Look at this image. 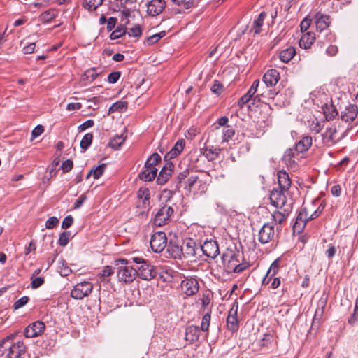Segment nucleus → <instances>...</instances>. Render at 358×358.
<instances>
[{"instance_id":"1","label":"nucleus","mask_w":358,"mask_h":358,"mask_svg":"<svg viewBox=\"0 0 358 358\" xmlns=\"http://www.w3.org/2000/svg\"><path fill=\"white\" fill-rule=\"evenodd\" d=\"M18 332L10 334L0 341V356L27 358V348L18 338Z\"/></svg>"},{"instance_id":"2","label":"nucleus","mask_w":358,"mask_h":358,"mask_svg":"<svg viewBox=\"0 0 358 358\" xmlns=\"http://www.w3.org/2000/svg\"><path fill=\"white\" fill-rule=\"evenodd\" d=\"M315 23L316 30L318 32V42H323L324 39H326L328 42H331L335 40V35L331 33L328 29L331 24V17L329 15L321 12H317L315 15Z\"/></svg>"},{"instance_id":"3","label":"nucleus","mask_w":358,"mask_h":358,"mask_svg":"<svg viewBox=\"0 0 358 358\" xmlns=\"http://www.w3.org/2000/svg\"><path fill=\"white\" fill-rule=\"evenodd\" d=\"M130 261L127 259L120 258L114 261V265L117 269L118 280L125 283L132 282L137 276V271L132 266H129Z\"/></svg>"},{"instance_id":"4","label":"nucleus","mask_w":358,"mask_h":358,"mask_svg":"<svg viewBox=\"0 0 358 358\" xmlns=\"http://www.w3.org/2000/svg\"><path fill=\"white\" fill-rule=\"evenodd\" d=\"M208 185L199 179L197 176H192L186 182L185 189L193 192L194 195H201L208 190Z\"/></svg>"},{"instance_id":"5","label":"nucleus","mask_w":358,"mask_h":358,"mask_svg":"<svg viewBox=\"0 0 358 358\" xmlns=\"http://www.w3.org/2000/svg\"><path fill=\"white\" fill-rule=\"evenodd\" d=\"M174 213L173 208L167 205L162 206L156 213L153 222L155 225L161 227L168 223Z\"/></svg>"},{"instance_id":"6","label":"nucleus","mask_w":358,"mask_h":358,"mask_svg":"<svg viewBox=\"0 0 358 358\" xmlns=\"http://www.w3.org/2000/svg\"><path fill=\"white\" fill-rule=\"evenodd\" d=\"M240 257L239 252L232 250H229L222 254V259L224 269L227 273H231L234 266L240 262Z\"/></svg>"},{"instance_id":"7","label":"nucleus","mask_w":358,"mask_h":358,"mask_svg":"<svg viewBox=\"0 0 358 358\" xmlns=\"http://www.w3.org/2000/svg\"><path fill=\"white\" fill-rule=\"evenodd\" d=\"M167 238L166 234L162 231L155 233L150 238V245L153 252L160 253L166 248Z\"/></svg>"},{"instance_id":"8","label":"nucleus","mask_w":358,"mask_h":358,"mask_svg":"<svg viewBox=\"0 0 358 358\" xmlns=\"http://www.w3.org/2000/svg\"><path fill=\"white\" fill-rule=\"evenodd\" d=\"M137 275L144 280H150L157 275V271L155 266L150 264L148 261H145L143 264L136 267Z\"/></svg>"},{"instance_id":"9","label":"nucleus","mask_w":358,"mask_h":358,"mask_svg":"<svg viewBox=\"0 0 358 358\" xmlns=\"http://www.w3.org/2000/svg\"><path fill=\"white\" fill-rule=\"evenodd\" d=\"M92 284L90 282L78 283L71 290V296L75 299H83L92 292Z\"/></svg>"},{"instance_id":"10","label":"nucleus","mask_w":358,"mask_h":358,"mask_svg":"<svg viewBox=\"0 0 358 358\" xmlns=\"http://www.w3.org/2000/svg\"><path fill=\"white\" fill-rule=\"evenodd\" d=\"M275 236L273 222L265 223L260 229L258 234V240L262 244H266L272 241Z\"/></svg>"},{"instance_id":"11","label":"nucleus","mask_w":358,"mask_h":358,"mask_svg":"<svg viewBox=\"0 0 358 358\" xmlns=\"http://www.w3.org/2000/svg\"><path fill=\"white\" fill-rule=\"evenodd\" d=\"M200 250L204 255L211 259H215L220 253L217 242L212 239L206 241L203 245L199 243Z\"/></svg>"},{"instance_id":"12","label":"nucleus","mask_w":358,"mask_h":358,"mask_svg":"<svg viewBox=\"0 0 358 358\" xmlns=\"http://www.w3.org/2000/svg\"><path fill=\"white\" fill-rule=\"evenodd\" d=\"M238 303H234L230 310L227 318V327L229 331L236 332L239 328V323L237 318Z\"/></svg>"},{"instance_id":"13","label":"nucleus","mask_w":358,"mask_h":358,"mask_svg":"<svg viewBox=\"0 0 358 358\" xmlns=\"http://www.w3.org/2000/svg\"><path fill=\"white\" fill-rule=\"evenodd\" d=\"M285 192L286 190H283L282 189H273L271 192L270 199L271 204L276 208H282L286 203V196L285 195Z\"/></svg>"},{"instance_id":"14","label":"nucleus","mask_w":358,"mask_h":358,"mask_svg":"<svg viewBox=\"0 0 358 358\" xmlns=\"http://www.w3.org/2000/svg\"><path fill=\"white\" fill-rule=\"evenodd\" d=\"M181 288L183 292L188 296L194 295L199 291V285L195 278H186L181 282Z\"/></svg>"},{"instance_id":"15","label":"nucleus","mask_w":358,"mask_h":358,"mask_svg":"<svg viewBox=\"0 0 358 358\" xmlns=\"http://www.w3.org/2000/svg\"><path fill=\"white\" fill-rule=\"evenodd\" d=\"M337 129L335 125L327 127L322 134V143L326 146H331L338 143L336 138Z\"/></svg>"},{"instance_id":"16","label":"nucleus","mask_w":358,"mask_h":358,"mask_svg":"<svg viewBox=\"0 0 358 358\" xmlns=\"http://www.w3.org/2000/svg\"><path fill=\"white\" fill-rule=\"evenodd\" d=\"M174 165L172 162H167L159 171L157 178V183L160 185H164L173 173Z\"/></svg>"},{"instance_id":"17","label":"nucleus","mask_w":358,"mask_h":358,"mask_svg":"<svg viewBox=\"0 0 358 358\" xmlns=\"http://www.w3.org/2000/svg\"><path fill=\"white\" fill-rule=\"evenodd\" d=\"M166 252L169 256L173 259H182L184 257L182 246L180 245L176 241H170L166 244Z\"/></svg>"},{"instance_id":"18","label":"nucleus","mask_w":358,"mask_h":358,"mask_svg":"<svg viewBox=\"0 0 358 358\" xmlns=\"http://www.w3.org/2000/svg\"><path fill=\"white\" fill-rule=\"evenodd\" d=\"M183 258L194 257L199 250V244H197L193 239L189 238L184 243L182 246Z\"/></svg>"},{"instance_id":"19","label":"nucleus","mask_w":358,"mask_h":358,"mask_svg":"<svg viewBox=\"0 0 358 358\" xmlns=\"http://www.w3.org/2000/svg\"><path fill=\"white\" fill-rule=\"evenodd\" d=\"M164 0H151L147 6V12L151 16H157L165 8Z\"/></svg>"},{"instance_id":"20","label":"nucleus","mask_w":358,"mask_h":358,"mask_svg":"<svg viewBox=\"0 0 358 358\" xmlns=\"http://www.w3.org/2000/svg\"><path fill=\"white\" fill-rule=\"evenodd\" d=\"M281 262V258L278 257L275 259L271 264L269 269L268 270L266 275L262 280V285H268L271 281L273 278L275 276L280 269Z\"/></svg>"},{"instance_id":"21","label":"nucleus","mask_w":358,"mask_h":358,"mask_svg":"<svg viewBox=\"0 0 358 358\" xmlns=\"http://www.w3.org/2000/svg\"><path fill=\"white\" fill-rule=\"evenodd\" d=\"M280 80L279 72L274 69H268L263 76L262 80L267 87L275 85Z\"/></svg>"},{"instance_id":"22","label":"nucleus","mask_w":358,"mask_h":358,"mask_svg":"<svg viewBox=\"0 0 358 358\" xmlns=\"http://www.w3.org/2000/svg\"><path fill=\"white\" fill-rule=\"evenodd\" d=\"M358 114V107L355 104H350L345 110L341 113V118L345 122H353Z\"/></svg>"},{"instance_id":"23","label":"nucleus","mask_w":358,"mask_h":358,"mask_svg":"<svg viewBox=\"0 0 358 358\" xmlns=\"http://www.w3.org/2000/svg\"><path fill=\"white\" fill-rule=\"evenodd\" d=\"M185 141L182 138L177 141L174 146L164 155V160H169L177 157L183 150Z\"/></svg>"},{"instance_id":"24","label":"nucleus","mask_w":358,"mask_h":358,"mask_svg":"<svg viewBox=\"0 0 358 358\" xmlns=\"http://www.w3.org/2000/svg\"><path fill=\"white\" fill-rule=\"evenodd\" d=\"M309 221L308 216V211L306 208H303L300 210V211L298 213V215L296 219V222L294 224V229H299V231L302 230L305 226L306 225V223Z\"/></svg>"},{"instance_id":"25","label":"nucleus","mask_w":358,"mask_h":358,"mask_svg":"<svg viewBox=\"0 0 358 358\" xmlns=\"http://www.w3.org/2000/svg\"><path fill=\"white\" fill-rule=\"evenodd\" d=\"M200 333L201 329L198 326H188L185 330V339L189 343H193L199 340Z\"/></svg>"},{"instance_id":"26","label":"nucleus","mask_w":358,"mask_h":358,"mask_svg":"<svg viewBox=\"0 0 358 358\" xmlns=\"http://www.w3.org/2000/svg\"><path fill=\"white\" fill-rule=\"evenodd\" d=\"M278 182L279 188L287 191L292 184L289 174L285 171H280L278 173Z\"/></svg>"},{"instance_id":"27","label":"nucleus","mask_w":358,"mask_h":358,"mask_svg":"<svg viewBox=\"0 0 358 358\" xmlns=\"http://www.w3.org/2000/svg\"><path fill=\"white\" fill-rule=\"evenodd\" d=\"M313 139L310 136H303L296 145H294L299 152L303 153L306 152L312 145Z\"/></svg>"},{"instance_id":"28","label":"nucleus","mask_w":358,"mask_h":358,"mask_svg":"<svg viewBox=\"0 0 358 358\" xmlns=\"http://www.w3.org/2000/svg\"><path fill=\"white\" fill-rule=\"evenodd\" d=\"M316 39V35L313 32H307L301 36L299 41V45L301 48L305 49L310 48L311 45Z\"/></svg>"},{"instance_id":"29","label":"nucleus","mask_w":358,"mask_h":358,"mask_svg":"<svg viewBox=\"0 0 358 358\" xmlns=\"http://www.w3.org/2000/svg\"><path fill=\"white\" fill-rule=\"evenodd\" d=\"M157 169L144 168V170L138 174V178L145 182L152 181L157 176Z\"/></svg>"},{"instance_id":"30","label":"nucleus","mask_w":358,"mask_h":358,"mask_svg":"<svg viewBox=\"0 0 358 358\" xmlns=\"http://www.w3.org/2000/svg\"><path fill=\"white\" fill-rule=\"evenodd\" d=\"M296 55V49L292 46L280 51L279 54L280 59L284 63H288Z\"/></svg>"},{"instance_id":"31","label":"nucleus","mask_w":358,"mask_h":358,"mask_svg":"<svg viewBox=\"0 0 358 358\" xmlns=\"http://www.w3.org/2000/svg\"><path fill=\"white\" fill-rule=\"evenodd\" d=\"M220 148H214L213 146L210 148H205L201 150V153L207 158L208 161H213L219 157Z\"/></svg>"},{"instance_id":"32","label":"nucleus","mask_w":358,"mask_h":358,"mask_svg":"<svg viewBox=\"0 0 358 358\" xmlns=\"http://www.w3.org/2000/svg\"><path fill=\"white\" fill-rule=\"evenodd\" d=\"M273 334L271 332L265 333L263 337L259 341V345L261 348L270 349L273 346Z\"/></svg>"},{"instance_id":"33","label":"nucleus","mask_w":358,"mask_h":358,"mask_svg":"<svg viewBox=\"0 0 358 358\" xmlns=\"http://www.w3.org/2000/svg\"><path fill=\"white\" fill-rule=\"evenodd\" d=\"M150 195L148 188H140L138 191V197L142 199V206L144 208H148L150 205Z\"/></svg>"},{"instance_id":"34","label":"nucleus","mask_w":358,"mask_h":358,"mask_svg":"<svg viewBox=\"0 0 358 358\" xmlns=\"http://www.w3.org/2000/svg\"><path fill=\"white\" fill-rule=\"evenodd\" d=\"M324 115L327 121H330L334 120L338 114L336 107L334 105L328 106L325 105V107H323Z\"/></svg>"},{"instance_id":"35","label":"nucleus","mask_w":358,"mask_h":358,"mask_svg":"<svg viewBox=\"0 0 358 358\" xmlns=\"http://www.w3.org/2000/svg\"><path fill=\"white\" fill-rule=\"evenodd\" d=\"M300 154L301 152H299L295 146H294L293 148H289L286 150L284 155V159L289 163L295 162L294 159L296 158L298 159Z\"/></svg>"},{"instance_id":"36","label":"nucleus","mask_w":358,"mask_h":358,"mask_svg":"<svg viewBox=\"0 0 358 358\" xmlns=\"http://www.w3.org/2000/svg\"><path fill=\"white\" fill-rule=\"evenodd\" d=\"M161 156L158 153L154 152L146 160L144 168L156 169L155 166L161 162Z\"/></svg>"},{"instance_id":"37","label":"nucleus","mask_w":358,"mask_h":358,"mask_svg":"<svg viewBox=\"0 0 358 358\" xmlns=\"http://www.w3.org/2000/svg\"><path fill=\"white\" fill-rule=\"evenodd\" d=\"M327 298H321L318 303H317V308L315 310V315H314V320H320L324 312V308L327 305Z\"/></svg>"},{"instance_id":"38","label":"nucleus","mask_w":358,"mask_h":358,"mask_svg":"<svg viewBox=\"0 0 358 358\" xmlns=\"http://www.w3.org/2000/svg\"><path fill=\"white\" fill-rule=\"evenodd\" d=\"M266 13L263 11L259 13L257 18L253 22V27L255 28V34H259L262 31V27L264 24V21L266 17Z\"/></svg>"},{"instance_id":"39","label":"nucleus","mask_w":358,"mask_h":358,"mask_svg":"<svg viewBox=\"0 0 358 358\" xmlns=\"http://www.w3.org/2000/svg\"><path fill=\"white\" fill-rule=\"evenodd\" d=\"M127 106L128 103L127 101H117L109 108L108 114L125 110L127 109Z\"/></svg>"},{"instance_id":"40","label":"nucleus","mask_w":358,"mask_h":358,"mask_svg":"<svg viewBox=\"0 0 358 358\" xmlns=\"http://www.w3.org/2000/svg\"><path fill=\"white\" fill-rule=\"evenodd\" d=\"M289 215V211L284 210V212H280L279 210H275L272 214L273 220L274 221V224H281L284 221L287 219Z\"/></svg>"},{"instance_id":"41","label":"nucleus","mask_w":358,"mask_h":358,"mask_svg":"<svg viewBox=\"0 0 358 358\" xmlns=\"http://www.w3.org/2000/svg\"><path fill=\"white\" fill-rule=\"evenodd\" d=\"M125 138L122 135H116L108 143V146L113 150H118L124 143Z\"/></svg>"},{"instance_id":"42","label":"nucleus","mask_w":358,"mask_h":358,"mask_svg":"<svg viewBox=\"0 0 358 358\" xmlns=\"http://www.w3.org/2000/svg\"><path fill=\"white\" fill-rule=\"evenodd\" d=\"M236 134L235 129L229 125L224 127L222 129V143L228 142L232 139Z\"/></svg>"},{"instance_id":"43","label":"nucleus","mask_w":358,"mask_h":358,"mask_svg":"<svg viewBox=\"0 0 358 358\" xmlns=\"http://www.w3.org/2000/svg\"><path fill=\"white\" fill-rule=\"evenodd\" d=\"M103 3V0H83V6L89 10H95Z\"/></svg>"},{"instance_id":"44","label":"nucleus","mask_w":358,"mask_h":358,"mask_svg":"<svg viewBox=\"0 0 358 358\" xmlns=\"http://www.w3.org/2000/svg\"><path fill=\"white\" fill-rule=\"evenodd\" d=\"M57 15V11L54 9H50L43 12L40 15V20L42 22H49Z\"/></svg>"},{"instance_id":"45","label":"nucleus","mask_w":358,"mask_h":358,"mask_svg":"<svg viewBox=\"0 0 358 358\" xmlns=\"http://www.w3.org/2000/svg\"><path fill=\"white\" fill-rule=\"evenodd\" d=\"M189 175V169L188 168H186L185 170L180 172L176 176L177 184L176 185V187L179 189L181 187L182 183H185V185L187 182V180H185Z\"/></svg>"},{"instance_id":"46","label":"nucleus","mask_w":358,"mask_h":358,"mask_svg":"<svg viewBox=\"0 0 358 358\" xmlns=\"http://www.w3.org/2000/svg\"><path fill=\"white\" fill-rule=\"evenodd\" d=\"M127 33V28L122 25L118 26L110 35V40H115L121 38Z\"/></svg>"},{"instance_id":"47","label":"nucleus","mask_w":358,"mask_h":358,"mask_svg":"<svg viewBox=\"0 0 358 358\" xmlns=\"http://www.w3.org/2000/svg\"><path fill=\"white\" fill-rule=\"evenodd\" d=\"M71 238V231H63L59 235V240H58V244L60 246L64 247L69 243Z\"/></svg>"},{"instance_id":"48","label":"nucleus","mask_w":358,"mask_h":358,"mask_svg":"<svg viewBox=\"0 0 358 358\" xmlns=\"http://www.w3.org/2000/svg\"><path fill=\"white\" fill-rule=\"evenodd\" d=\"M93 140V134L92 133L86 134L82 138L80 145L83 150H87L92 144Z\"/></svg>"},{"instance_id":"49","label":"nucleus","mask_w":358,"mask_h":358,"mask_svg":"<svg viewBox=\"0 0 358 358\" xmlns=\"http://www.w3.org/2000/svg\"><path fill=\"white\" fill-rule=\"evenodd\" d=\"M59 273L63 277L68 276L71 273V269L67 266V263L64 259L59 262Z\"/></svg>"},{"instance_id":"50","label":"nucleus","mask_w":358,"mask_h":358,"mask_svg":"<svg viewBox=\"0 0 358 358\" xmlns=\"http://www.w3.org/2000/svg\"><path fill=\"white\" fill-rule=\"evenodd\" d=\"M106 167V164H101L96 167H93L92 169L93 171V178L95 180L99 179L103 174Z\"/></svg>"},{"instance_id":"51","label":"nucleus","mask_w":358,"mask_h":358,"mask_svg":"<svg viewBox=\"0 0 358 358\" xmlns=\"http://www.w3.org/2000/svg\"><path fill=\"white\" fill-rule=\"evenodd\" d=\"M99 72L97 71V69L96 68H92L88 70H87L83 76L85 77L83 79H86L87 80L93 81L99 75Z\"/></svg>"},{"instance_id":"52","label":"nucleus","mask_w":358,"mask_h":358,"mask_svg":"<svg viewBox=\"0 0 358 358\" xmlns=\"http://www.w3.org/2000/svg\"><path fill=\"white\" fill-rule=\"evenodd\" d=\"M211 319L210 313H206L202 317V322L201 325V330L204 332H208L209 326H210V322Z\"/></svg>"},{"instance_id":"53","label":"nucleus","mask_w":358,"mask_h":358,"mask_svg":"<svg viewBox=\"0 0 358 358\" xmlns=\"http://www.w3.org/2000/svg\"><path fill=\"white\" fill-rule=\"evenodd\" d=\"M166 31H162L158 34H153L147 38V43L149 45H153L157 43L159 40L166 36Z\"/></svg>"},{"instance_id":"54","label":"nucleus","mask_w":358,"mask_h":358,"mask_svg":"<svg viewBox=\"0 0 358 358\" xmlns=\"http://www.w3.org/2000/svg\"><path fill=\"white\" fill-rule=\"evenodd\" d=\"M31 325L33 327L34 331H36L38 336L43 333L45 329V324L39 320L32 322Z\"/></svg>"},{"instance_id":"55","label":"nucleus","mask_w":358,"mask_h":358,"mask_svg":"<svg viewBox=\"0 0 358 358\" xmlns=\"http://www.w3.org/2000/svg\"><path fill=\"white\" fill-rule=\"evenodd\" d=\"M171 1L177 6L183 5L185 9H189L195 4L194 0H171Z\"/></svg>"},{"instance_id":"56","label":"nucleus","mask_w":358,"mask_h":358,"mask_svg":"<svg viewBox=\"0 0 358 358\" xmlns=\"http://www.w3.org/2000/svg\"><path fill=\"white\" fill-rule=\"evenodd\" d=\"M210 90L213 94L220 95L224 90V86L220 81L214 80Z\"/></svg>"},{"instance_id":"57","label":"nucleus","mask_w":358,"mask_h":358,"mask_svg":"<svg viewBox=\"0 0 358 358\" xmlns=\"http://www.w3.org/2000/svg\"><path fill=\"white\" fill-rule=\"evenodd\" d=\"M249 266H250L249 263H248V262L240 263V262H239L237 264H236V266H234V268L231 270V272L239 273L245 271Z\"/></svg>"},{"instance_id":"58","label":"nucleus","mask_w":358,"mask_h":358,"mask_svg":"<svg viewBox=\"0 0 358 358\" xmlns=\"http://www.w3.org/2000/svg\"><path fill=\"white\" fill-rule=\"evenodd\" d=\"M29 301V298L27 296H22V298L17 300L14 304L13 308L15 310H17L24 306H25Z\"/></svg>"},{"instance_id":"59","label":"nucleus","mask_w":358,"mask_h":358,"mask_svg":"<svg viewBox=\"0 0 358 358\" xmlns=\"http://www.w3.org/2000/svg\"><path fill=\"white\" fill-rule=\"evenodd\" d=\"M142 34V29L139 24H136L128 32L129 36L139 37Z\"/></svg>"},{"instance_id":"60","label":"nucleus","mask_w":358,"mask_h":358,"mask_svg":"<svg viewBox=\"0 0 358 358\" xmlns=\"http://www.w3.org/2000/svg\"><path fill=\"white\" fill-rule=\"evenodd\" d=\"M114 273V268L110 266H106L99 273L100 278H104L110 276Z\"/></svg>"},{"instance_id":"61","label":"nucleus","mask_w":358,"mask_h":358,"mask_svg":"<svg viewBox=\"0 0 358 358\" xmlns=\"http://www.w3.org/2000/svg\"><path fill=\"white\" fill-rule=\"evenodd\" d=\"M59 224V220L56 217H51L45 222V227L48 229H54Z\"/></svg>"},{"instance_id":"62","label":"nucleus","mask_w":358,"mask_h":358,"mask_svg":"<svg viewBox=\"0 0 358 358\" xmlns=\"http://www.w3.org/2000/svg\"><path fill=\"white\" fill-rule=\"evenodd\" d=\"M121 76L120 71H113L108 76V81L110 83H116Z\"/></svg>"},{"instance_id":"63","label":"nucleus","mask_w":358,"mask_h":358,"mask_svg":"<svg viewBox=\"0 0 358 358\" xmlns=\"http://www.w3.org/2000/svg\"><path fill=\"white\" fill-rule=\"evenodd\" d=\"M73 223V217L71 215H68L64 217L62 223V228L64 229H69Z\"/></svg>"},{"instance_id":"64","label":"nucleus","mask_w":358,"mask_h":358,"mask_svg":"<svg viewBox=\"0 0 358 358\" xmlns=\"http://www.w3.org/2000/svg\"><path fill=\"white\" fill-rule=\"evenodd\" d=\"M45 282L43 277H37L31 280V286L32 289H37L42 286Z\"/></svg>"}]
</instances>
